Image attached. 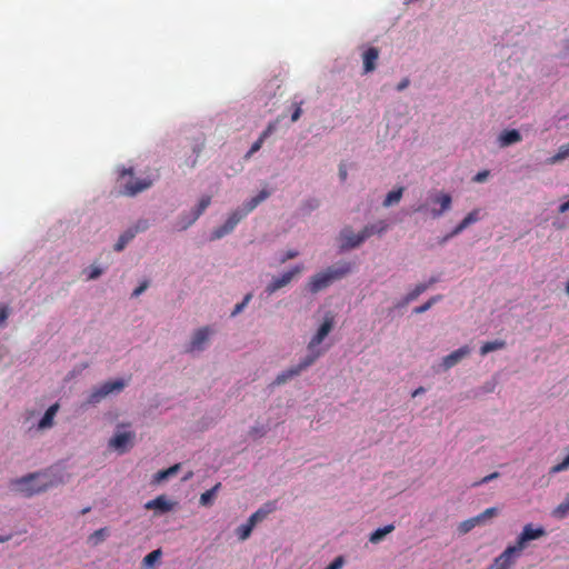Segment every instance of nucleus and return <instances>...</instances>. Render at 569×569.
Masks as SVG:
<instances>
[{"label": "nucleus", "instance_id": "8", "mask_svg": "<svg viewBox=\"0 0 569 569\" xmlns=\"http://www.w3.org/2000/svg\"><path fill=\"white\" fill-rule=\"evenodd\" d=\"M547 535L543 527H533L532 523H528L523 527L521 533L518 536L515 546L518 550H522L527 547V543L531 540L540 539Z\"/></svg>", "mask_w": 569, "mask_h": 569}, {"label": "nucleus", "instance_id": "48", "mask_svg": "<svg viewBox=\"0 0 569 569\" xmlns=\"http://www.w3.org/2000/svg\"><path fill=\"white\" fill-rule=\"evenodd\" d=\"M149 286L148 281H143L139 287H137L133 292L132 297H139Z\"/></svg>", "mask_w": 569, "mask_h": 569}, {"label": "nucleus", "instance_id": "33", "mask_svg": "<svg viewBox=\"0 0 569 569\" xmlns=\"http://www.w3.org/2000/svg\"><path fill=\"white\" fill-rule=\"evenodd\" d=\"M568 157H569V143H566V144H562L559 148L558 152L555 156H552L551 158H549L547 160V162L549 164H555V163H557V162H559V161H561V160H563V159H566Z\"/></svg>", "mask_w": 569, "mask_h": 569}, {"label": "nucleus", "instance_id": "44", "mask_svg": "<svg viewBox=\"0 0 569 569\" xmlns=\"http://www.w3.org/2000/svg\"><path fill=\"white\" fill-rule=\"evenodd\" d=\"M299 252L297 250H288L280 259V263H284L288 260H291L298 257Z\"/></svg>", "mask_w": 569, "mask_h": 569}, {"label": "nucleus", "instance_id": "13", "mask_svg": "<svg viewBox=\"0 0 569 569\" xmlns=\"http://www.w3.org/2000/svg\"><path fill=\"white\" fill-rule=\"evenodd\" d=\"M133 438L134 433L130 431L118 432L110 439L109 446L119 452H124L132 445Z\"/></svg>", "mask_w": 569, "mask_h": 569}, {"label": "nucleus", "instance_id": "36", "mask_svg": "<svg viewBox=\"0 0 569 569\" xmlns=\"http://www.w3.org/2000/svg\"><path fill=\"white\" fill-rule=\"evenodd\" d=\"M499 510L496 507H491L486 509L483 512L476 516V518H479L480 525H483L486 521L492 519L498 515Z\"/></svg>", "mask_w": 569, "mask_h": 569}, {"label": "nucleus", "instance_id": "45", "mask_svg": "<svg viewBox=\"0 0 569 569\" xmlns=\"http://www.w3.org/2000/svg\"><path fill=\"white\" fill-rule=\"evenodd\" d=\"M498 477H499V472H492V473L483 477L480 481L475 482L473 486H480V485L487 483L493 479H497Z\"/></svg>", "mask_w": 569, "mask_h": 569}, {"label": "nucleus", "instance_id": "28", "mask_svg": "<svg viewBox=\"0 0 569 569\" xmlns=\"http://www.w3.org/2000/svg\"><path fill=\"white\" fill-rule=\"evenodd\" d=\"M567 515H569V493L566 496L563 501L552 510V516L557 519H562Z\"/></svg>", "mask_w": 569, "mask_h": 569}, {"label": "nucleus", "instance_id": "3", "mask_svg": "<svg viewBox=\"0 0 569 569\" xmlns=\"http://www.w3.org/2000/svg\"><path fill=\"white\" fill-rule=\"evenodd\" d=\"M44 473H30L14 481L16 489L26 497H31L54 486L52 480L44 479Z\"/></svg>", "mask_w": 569, "mask_h": 569}, {"label": "nucleus", "instance_id": "11", "mask_svg": "<svg viewBox=\"0 0 569 569\" xmlns=\"http://www.w3.org/2000/svg\"><path fill=\"white\" fill-rule=\"evenodd\" d=\"M212 333H213V330L208 326L196 330L190 340L188 351L192 352V351L203 350L204 345L209 341V338Z\"/></svg>", "mask_w": 569, "mask_h": 569}, {"label": "nucleus", "instance_id": "39", "mask_svg": "<svg viewBox=\"0 0 569 569\" xmlns=\"http://www.w3.org/2000/svg\"><path fill=\"white\" fill-rule=\"evenodd\" d=\"M569 468V455L559 463L555 465L550 469V473H559L561 471H565Z\"/></svg>", "mask_w": 569, "mask_h": 569}, {"label": "nucleus", "instance_id": "20", "mask_svg": "<svg viewBox=\"0 0 569 569\" xmlns=\"http://www.w3.org/2000/svg\"><path fill=\"white\" fill-rule=\"evenodd\" d=\"M479 209H475L471 212H469L448 237L457 236L465 229H467L470 224L477 222L479 220Z\"/></svg>", "mask_w": 569, "mask_h": 569}, {"label": "nucleus", "instance_id": "35", "mask_svg": "<svg viewBox=\"0 0 569 569\" xmlns=\"http://www.w3.org/2000/svg\"><path fill=\"white\" fill-rule=\"evenodd\" d=\"M220 487V483H217L213 488L204 491L203 493H201L200 496V503L202 506H208L212 502L214 496H216V492L217 490L219 489Z\"/></svg>", "mask_w": 569, "mask_h": 569}, {"label": "nucleus", "instance_id": "52", "mask_svg": "<svg viewBox=\"0 0 569 569\" xmlns=\"http://www.w3.org/2000/svg\"><path fill=\"white\" fill-rule=\"evenodd\" d=\"M568 210H569V200H568V201H566V202H563V203H562V204H560V207H559V212H560V213H565V212H566V211H568Z\"/></svg>", "mask_w": 569, "mask_h": 569}, {"label": "nucleus", "instance_id": "27", "mask_svg": "<svg viewBox=\"0 0 569 569\" xmlns=\"http://www.w3.org/2000/svg\"><path fill=\"white\" fill-rule=\"evenodd\" d=\"M505 347H506L505 340L488 341L481 346L480 353L482 356H485L491 351L503 349Z\"/></svg>", "mask_w": 569, "mask_h": 569}, {"label": "nucleus", "instance_id": "16", "mask_svg": "<svg viewBox=\"0 0 569 569\" xmlns=\"http://www.w3.org/2000/svg\"><path fill=\"white\" fill-rule=\"evenodd\" d=\"M387 222L382 220L372 224H368L360 231V237H357L355 243L352 244L360 246L366 239H368L375 233H382L383 231L387 230Z\"/></svg>", "mask_w": 569, "mask_h": 569}, {"label": "nucleus", "instance_id": "40", "mask_svg": "<svg viewBox=\"0 0 569 569\" xmlns=\"http://www.w3.org/2000/svg\"><path fill=\"white\" fill-rule=\"evenodd\" d=\"M252 298V295L251 293H247L243 298V300L240 302V303H237L234 306V309L232 311V316H236L238 315L239 312H241L243 310V308L249 303V301L251 300Z\"/></svg>", "mask_w": 569, "mask_h": 569}, {"label": "nucleus", "instance_id": "18", "mask_svg": "<svg viewBox=\"0 0 569 569\" xmlns=\"http://www.w3.org/2000/svg\"><path fill=\"white\" fill-rule=\"evenodd\" d=\"M357 237H360V232L355 233L350 227L343 228L340 232V241H341L340 248L342 250H349V249L357 248L358 246L352 244V243H355Z\"/></svg>", "mask_w": 569, "mask_h": 569}, {"label": "nucleus", "instance_id": "23", "mask_svg": "<svg viewBox=\"0 0 569 569\" xmlns=\"http://www.w3.org/2000/svg\"><path fill=\"white\" fill-rule=\"evenodd\" d=\"M521 141V134L518 130L511 129V130H505L500 134V144L502 147L510 146L512 143H517Z\"/></svg>", "mask_w": 569, "mask_h": 569}, {"label": "nucleus", "instance_id": "15", "mask_svg": "<svg viewBox=\"0 0 569 569\" xmlns=\"http://www.w3.org/2000/svg\"><path fill=\"white\" fill-rule=\"evenodd\" d=\"M146 228L147 223L140 221L134 228L126 230L122 234H120L118 241L116 242L114 250L118 252L122 251L126 248V246L136 237V234L139 231L144 230Z\"/></svg>", "mask_w": 569, "mask_h": 569}, {"label": "nucleus", "instance_id": "34", "mask_svg": "<svg viewBox=\"0 0 569 569\" xmlns=\"http://www.w3.org/2000/svg\"><path fill=\"white\" fill-rule=\"evenodd\" d=\"M479 518L472 517L470 519H467L462 521L459 527L458 531L462 535L468 533L470 530H472L476 526H479Z\"/></svg>", "mask_w": 569, "mask_h": 569}, {"label": "nucleus", "instance_id": "21", "mask_svg": "<svg viewBox=\"0 0 569 569\" xmlns=\"http://www.w3.org/2000/svg\"><path fill=\"white\" fill-rule=\"evenodd\" d=\"M180 467H181L180 463H176V465L169 467L168 469L159 470L158 472H156L153 475L152 482L158 485L164 480H168L169 478H171L178 473V471L180 470Z\"/></svg>", "mask_w": 569, "mask_h": 569}, {"label": "nucleus", "instance_id": "17", "mask_svg": "<svg viewBox=\"0 0 569 569\" xmlns=\"http://www.w3.org/2000/svg\"><path fill=\"white\" fill-rule=\"evenodd\" d=\"M470 348L468 346H462L459 349L452 351L450 355L446 356L442 360V368L450 369L460 362L463 358H466L470 353Z\"/></svg>", "mask_w": 569, "mask_h": 569}, {"label": "nucleus", "instance_id": "41", "mask_svg": "<svg viewBox=\"0 0 569 569\" xmlns=\"http://www.w3.org/2000/svg\"><path fill=\"white\" fill-rule=\"evenodd\" d=\"M301 104L302 102H295L293 106H295V110L291 114V121L292 122H296L299 120V118L301 117V113H302V110H301Z\"/></svg>", "mask_w": 569, "mask_h": 569}, {"label": "nucleus", "instance_id": "10", "mask_svg": "<svg viewBox=\"0 0 569 569\" xmlns=\"http://www.w3.org/2000/svg\"><path fill=\"white\" fill-rule=\"evenodd\" d=\"M521 551L517 549L515 545L509 546L505 549L502 553H500L493 561V565L490 569H511V567L516 563L517 558H519Z\"/></svg>", "mask_w": 569, "mask_h": 569}, {"label": "nucleus", "instance_id": "47", "mask_svg": "<svg viewBox=\"0 0 569 569\" xmlns=\"http://www.w3.org/2000/svg\"><path fill=\"white\" fill-rule=\"evenodd\" d=\"M489 177V171L488 170H483V171H480L478 172L475 177H473V181L475 182H483L487 180V178Z\"/></svg>", "mask_w": 569, "mask_h": 569}, {"label": "nucleus", "instance_id": "6", "mask_svg": "<svg viewBox=\"0 0 569 569\" xmlns=\"http://www.w3.org/2000/svg\"><path fill=\"white\" fill-rule=\"evenodd\" d=\"M335 325V317L331 313H327L323 322L311 338L308 343V355L318 353L319 357L323 353V350L318 348V346L325 340V338L330 333Z\"/></svg>", "mask_w": 569, "mask_h": 569}, {"label": "nucleus", "instance_id": "55", "mask_svg": "<svg viewBox=\"0 0 569 569\" xmlns=\"http://www.w3.org/2000/svg\"><path fill=\"white\" fill-rule=\"evenodd\" d=\"M10 539V536L1 537L0 536V542H6Z\"/></svg>", "mask_w": 569, "mask_h": 569}, {"label": "nucleus", "instance_id": "57", "mask_svg": "<svg viewBox=\"0 0 569 569\" xmlns=\"http://www.w3.org/2000/svg\"><path fill=\"white\" fill-rule=\"evenodd\" d=\"M88 511H89V508H86V509L82 510V513H86Z\"/></svg>", "mask_w": 569, "mask_h": 569}, {"label": "nucleus", "instance_id": "37", "mask_svg": "<svg viewBox=\"0 0 569 569\" xmlns=\"http://www.w3.org/2000/svg\"><path fill=\"white\" fill-rule=\"evenodd\" d=\"M270 509L269 510H264V509H258L256 512H253L248 521L251 522L253 526H256L259 521H261L263 518H266V516L269 513Z\"/></svg>", "mask_w": 569, "mask_h": 569}, {"label": "nucleus", "instance_id": "26", "mask_svg": "<svg viewBox=\"0 0 569 569\" xmlns=\"http://www.w3.org/2000/svg\"><path fill=\"white\" fill-rule=\"evenodd\" d=\"M402 193H403V188H398L396 190L388 192L382 204L385 207H391L393 204H397L401 200Z\"/></svg>", "mask_w": 569, "mask_h": 569}, {"label": "nucleus", "instance_id": "29", "mask_svg": "<svg viewBox=\"0 0 569 569\" xmlns=\"http://www.w3.org/2000/svg\"><path fill=\"white\" fill-rule=\"evenodd\" d=\"M108 535H109L108 528H100L89 536L88 541L92 546H98L99 543H101L102 541L106 540Z\"/></svg>", "mask_w": 569, "mask_h": 569}, {"label": "nucleus", "instance_id": "46", "mask_svg": "<svg viewBox=\"0 0 569 569\" xmlns=\"http://www.w3.org/2000/svg\"><path fill=\"white\" fill-rule=\"evenodd\" d=\"M9 316V308L4 305H0V326H2Z\"/></svg>", "mask_w": 569, "mask_h": 569}, {"label": "nucleus", "instance_id": "30", "mask_svg": "<svg viewBox=\"0 0 569 569\" xmlns=\"http://www.w3.org/2000/svg\"><path fill=\"white\" fill-rule=\"evenodd\" d=\"M427 289L426 284L420 283L418 284L412 291H410L405 298L403 301L399 306H406L413 300H416L421 293L425 292Z\"/></svg>", "mask_w": 569, "mask_h": 569}, {"label": "nucleus", "instance_id": "5", "mask_svg": "<svg viewBox=\"0 0 569 569\" xmlns=\"http://www.w3.org/2000/svg\"><path fill=\"white\" fill-rule=\"evenodd\" d=\"M124 386L126 382L122 379L106 381L100 387L92 389L87 399V403L94 406L101 402L110 393L120 392L123 390Z\"/></svg>", "mask_w": 569, "mask_h": 569}, {"label": "nucleus", "instance_id": "50", "mask_svg": "<svg viewBox=\"0 0 569 569\" xmlns=\"http://www.w3.org/2000/svg\"><path fill=\"white\" fill-rule=\"evenodd\" d=\"M347 177H348V171H347V167L345 163H341L339 166V178L340 180L343 182L347 180Z\"/></svg>", "mask_w": 569, "mask_h": 569}, {"label": "nucleus", "instance_id": "31", "mask_svg": "<svg viewBox=\"0 0 569 569\" xmlns=\"http://www.w3.org/2000/svg\"><path fill=\"white\" fill-rule=\"evenodd\" d=\"M161 555L160 549L151 551L142 559V567L146 569L153 567V565L160 560Z\"/></svg>", "mask_w": 569, "mask_h": 569}, {"label": "nucleus", "instance_id": "4", "mask_svg": "<svg viewBox=\"0 0 569 569\" xmlns=\"http://www.w3.org/2000/svg\"><path fill=\"white\" fill-rule=\"evenodd\" d=\"M120 182V193L128 197H133L147 189H149L152 183L153 179L150 178H143V179H136L133 178V169L123 168L120 172L119 177Z\"/></svg>", "mask_w": 569, "mask_h": 569}, {"label": "nucleus", "instance_id": "24", "mask_svg": "<svg viewBox=\"0 0 569 569\" xmlns=\"http://www.w3.org/2000/svg\"><path fill=\"white\" fill-rule=\"evenodd\" d=\"M395 530V526L392 523L390 525H387L382 528H378L377 530H375L373 532H371L370 537H369V541L371 543H379L380 541L383 540V538L391 533L392 531Z\"/></svg>", "mask_w": 569, "mask_h": 569}, {"label": "nucleus", "instance_id": "9", "mask_svg": "<svg viewBox=\"0 0 569 569\" xmlns=\"http://www.w3.org/2000/svg\"><path fill=\"white\" fill-rule=\"evenodd\" d=\"M302 271H303L302 264L295 266L292 269L282 273L280 277L273 278L266 287V292L268 295L274 293L277 290L289 284L292 281V279L296 276L300 274Z\"/></svg>", "mask_w": 569, "mask_h": 569}, {"label": "nucleus", "instance_id": "56", "mask_svg": "<svg viewBox=\"0 0 569 569\" xmlns=\"http://www.w3.org/2000/svg\"><path fill=\"white\" fill-rule=\"evenodd\" d=\"M566 292H567V295L569 296V281H568V282H567V284H566Z\"/></svg>", "mask_w": 569, "mask_h": 569}, {"label": "nucleus", "instance_id": "12", "mask_svg": "<svg viewBox=\"0 0 569 569\" xmlns=\"http://www.w3.org/2000/svg\"><path fill=\"white\" fill-rule=\"evenodd\" d=\"M176 502L170 501L167 496L160 495L144 503V509L154 510L157 515H163L174 508Z\"/></svg>", "mask_w": 569, "mask_h": 569}, {"label": "nucleus", "instance_id": "1", "mask_svg": "<svg viewBox=\"0 0 569 569\" xmlns=\"http://www.w3.org/2000/svg\"><path fill=\"white\" fill-rule=\"evenodd\" d=\"M269 196V191L261 190L257 196L247 201L241 209L233 211L222 226L216 228L211 233V239L217 240L230 233L248 213L254 210Z\"/></svg>", "mask_w": 569, "mask_h": 569}, {"label": "nucleus", "instance_id": "54", "mask_svg": "<svg viewBox=\"0 0 569 569\" xmlns=\"http://www.w3.org/2000/svg\"><path fill=\"white\" fill-rule=\"evenodd\" d=\"M421 392H423V388L422 387H420L417 390H415L413 393H412V397H416V396H418Z\"/></svg>", "mask_w": 569, "mask_h": 569}, {"label": "nucleus", "instance_id": "38", "mask_svg": "<svg viewBox=\"0 0 569 569\" xmlns=\"http://www.w3.org/2000/svg\"><path fill=\"white\" fill-rule=\"evenodd\" d=\"M264 141H266V140H264V139H262V138L259 136V138H258L253 143H252L251 148H250V149H249V151L246 153L244 159H246V160H248V159H250V158H251L256 152H258V151L261 149V147H262V144H263V142H264Z\"/></svg>", "mask_w": 569, "mask_h": 569}, {"label": "nucleus", "instance_id": "2", "mask_svg": "<svg viewBox=\"0 0 569 569\" xmlns=\"http://www.w3.org/2000/svg\"><path fill=\"white\" fill-rule=\"evenodd\" d=\"M352 269L350 262H345L337 268H329L326 271L319 272L311 277L308 288L312 293H317L329 287L335 280L341 279L348 274Z\"/></svg>", "mask_w": 569, "mask_h": 569}, {"label": "nucleus", "instance_id": "25", "mask_svg": "<svg viewBox=\"0 0 569 569\" xmlns=\"http://www.w3.org/2000/svg\"><path fill=\"white\" fill-rule=\"evenodd\" d=\"M210 203H211V197L210 196L201 197L197 208L192 212V219L189 221V224L194 222L204 212V210L210 206Z\"/></svg>", "mask_w": 569, "mask_h": 569}, {"label": "nucleus", "instance_id": "51", "mask_svg": "<svg viewBox=\"0 0 569 569\" xmlns=\"http://www.w3.org/2000/svg\"><path fill=\"white\" fill-rule=\"evenodd\" d=\"M409 86V80L408 79H403L399 82V84L397 86V90L398 91H402L403 89H406L407 87Z\"/></svg>", "mask_w": 569, "mask_h": 569}, {"label": "nucleus", "instance_id": "19", "mask_svg": "<svg viewBox=\"0 0 569 569\" xmlns=\"http://www.w3.org/2000/svg\"><path fill=\"white\" fill-rule=\"evenodd\" d=\"M451 201L452 200H451L450 194L441 193V194L436 196L433 198L432 202H433V204H439L440 208L439 209L432 208V210H431L432 216L439 217L445 211L449 210L451 207Z\"/></svg>", "mask_w": 569, "mask_h": 569}, {"label": "nucleus", "instance_id": "7", "mask_svg": "<svg viewBox=\"0 0 569 569\" xmlns=\"http://www.w3.org/2000/svg\"><path fill=\"white\" fill-rule=\"evenodd\" d=\"M319 358L318 353L307 355L305 358L300 360L297 366H293L281 373H279L273 381V385L280 386L286 383L288 380L292 379L296 376H299L303 370L312 366L316 360Z\"/></svg>", "mask_w": 569, "mask_h": 569}, {"label": "nucleus", "instance_id": "22", "mask_svg": "<svg viewBox=\"0 0 569 569\" xmlns=\"http://www.w3.org/2000/svg\"><path fill=\"white\" fill-rule=\"evenodd\" d=\"M58 409H59V405L58 403H54L52 406H50L47 411L44 412L43 417L41 418V420L39 421L38 423V428L39 429H47V428H50L52 427L53 425V419L58 412Z\"/></svg>", "mask_w": 569, "mask_h": 569}, {"label": "nucleus", "instance_id": "53", "mask_svg": "<svg viewBox=\"0 0 569 569\" xmlns=\"http://www.w3.org/2000/svg\"><path fill=\"white\" fill-rule=\"evenodd\" d=\"M426 310H427V302L421 305V306H419V307H417L413 311L416 313H421V312H425Z\"/></svg>", "mask_w": 569, "mask_h": 569}, {"label": "nucleus", "instance_id": "49", "mask_svg": "<svg viewBox=\"0 0 569 569\" xmlns=\"http://www.w3.org/2000/svg\"><path fill=\"white\" fill-rule=\"evenodd\" d=\"M102 273V270L98 267H93L91 268L90 270V273L88 274V279L89 280H93V279H97L98 277H100Z\"/></svg>", "mask_w": 569, "mask_h": 569}, {"label": "nucleus", "instance_id": "42", "mask_svg": "<svg viewBox=\"0 0 569 569\" xmlns=\"http://www.w3.org/2000/svg\"><path fill=\"white\" fill-rule=\"evenodd\" d=\"M274 130H276V123L274 122H270L267 126V128L260 133V137L266 140L267 138H269L273 133Z\"/></svg>", "mask_w": 569, "mask_h": 569}, {"label": "nucleus", "instance_id": "32", "mask_svg": "<svg viewBox=\"0 0 569 569\" xmlns=\"http://www.w3.org/2000/svg\"><path fill=\"white\" fill-rule=\"evenodd\" d=\"M253 528H254V526L249 521L239 526L236 530L238 539L240 541L247 540L250 537Z\"/></svg>", "mask_w": 569, "mask_h": 569}, {"label": "nucleus", "instance_id": "14", "mask_svg": "<svg viewBox=\"0 0 569 569\" xmlns=\"http://www.w3.org/2000/svg\"><path fill=\"white\" fill-rule=\"evenodd\" d=\"M380 51L376 47H368L362 52L363 73H370L376 70Z\"/></svg>", "mask_w": 569, "mask_h": 569}, {"label": "nucleus", "instance_id": "43", "mask_svg": "<svg viewBox=\"0 0 569 569\" xmlns=\"http://www.w3.org/2000/svg\"><path fill=\"white\" fill-rule=\"evenodd\" d=\"M345 563L342 556L337 557L326 569H341Z\"/></svg>", "mask_w": 569, "mask_h": 569}]
</instances>
